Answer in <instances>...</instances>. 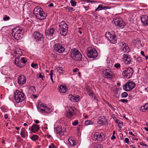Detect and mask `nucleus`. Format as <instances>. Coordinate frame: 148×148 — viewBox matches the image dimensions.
Returning <instances> with one entry per match:
<instances>
[{"label":"nucleus","mask_w":148,"mask_h":148,"mask_svg":"<svg viewBox=\"0 0 148 148\" xmlns=\"http://www.w3.org/2000/svg\"><path fill=\"white\" fill-rule=\"evenodd\" d=\"M33 12L37 18L41 20L45 19L47 16V14L39 6L34 8Z\"/></svg>","instance_id":"nucleus-1"},{"label":"nucleus","mask_w":148,"mask_h":148,"mask_svg":"<svg viewBox=\"0 0 148 148\" xmlns=\"http://www.w3.org/2000/svg\"><path fill=\"white\" fill-rule=\"evenodd\" d=\"M26 97L24 94L21 91L16 90L14 93V99L16 103L22 102L25 100Z\"/></svg>","instance_id":"nucleus-2"},{"label":"nucleus","mask_w":148,"mask_h":148,"mask_svg":"<svg viewBox=\"0 0 148 148\" xmlns=\"http://www.w3.org/2000/svg\"><path fill=\"white\" fill-rule=\"evenodd\" d=\"M59 27L60 34L63 36H66L68 31L67 25L65 22L62 21L59 23Z\"/></svg>","instance_id":"nucleus-3"},{"label":"nucleus","mask_w":148,"mask_h":148,"mask_svg":"<svg viewBox=\"0 0 148 148\" xmlns=\"http://www.w3.org/2000/svg\"><path fill=\"white\" fill-rule=\"evenodd\" d=\"M23 30V29L17 28L13 29L12 31V34L16 40L21 39L23 36L22 33H21Z\"/></svg>","instance_id":"nucleus-4"},{"label":"nucleus","mask_w":148,"mask_h":148,"mask_svg":"<svg viewBox=\"0 0 148 148\" xmlns=\"http://www.w3.org/2000/svg\"><path fill=\"white\" fill-rule=\"evenodd\" d=\"M113 21L115 25L118 28L122 29L124 27L125 23L121 17L119 16L115 17L114 18Z\"/></svg>","instance_id":"nucleus-5"},{"label":"nucleus","mask_w":148,"mask_h":148,"mask_svg":"<svg viewBox=\"0 0 148 148\" xmlns=\"http://www.w3.org/2000/svg\"><path fill=\"white\" fill-rule=\"evenodd\" d=\"M105 36L110 43L115 44L116 43V36L114 34H111L110 32H106Z\"/></svg>","instance_id":"nucleus-6"},{"label":"nucleus","mask_w":148,"mask_h":148,"mask_svg":"<svg viewBox=\"0 0 148 148\" xmlns=\"http://www.w3.org/2000/svg\"><path fill=\"white\" fill-rule=\"evenodd\" d=\"M37 109L39 110H41L42 112L48 113L51 112V110L46 106H45L43 104L40 103H38L37 106Z\"/></svg>","instance_id":"nucleus-7"},{"label":"nucleus","mask_w":148,"mask_h":148,"mask_svg":"<svg viewBox=\"0 0 148 148\" xmlns=\"http://www.w3.org/2000/svg\"><path fill=\"white\" fill-rule=\"evenodd\" d=\"M37 109L39 110H41L42 112L48 113L51 112V110L46 106H45L43 104L40 103H38L37 106Z\"/></svg>","instance_id":"nucleus-8"},{"label":"nucleus","mask_w":148,"mask_h":148,"mask_svg":"<svg viewBox=\"0 0 148 148\" xmlns=\"http://www.w3.org/2000/svg\"><path fill=\"white\" fill-rule=\"evenodd\" d=\"M133 73V69L130 67L126 69L123 71L122 74L123 76L127 79L131 77Z\"/></svg>","instance_id":"nucleus-9"},{"label":"nucleus","mask_w":148,"mask_h":148,"mask_svg":"<svg viewBox=\"0 0 148 148\" xmlns=\"http://www.w3.org/2000/svg\"><path fill=\"white\" fill-rule=\"evenodd\" d=\"M105 137V134L103 132H96L93 135V139L95 140L101 141Z\"/></svg>","instance_id":"nucleus-10"},{"label":"nucleus","mask_w":148,"mask_h":148,"mask_svg":"<svg viewBox=\"0 0 148 148\" xmlns=\"http://www.w3.org/2000/svg\"><path fill=\"white\" fill-rule=\"evenodd\" d=\"M135 84L133 82H127L123 86V88L126 91H129L134 88Z\"/></svg>","instance_id":"nucleus-11"},{"label":"nucleus","mask_w":148,"mask_h":148,"mask_svg":"<svg viewBox=\"0 0 148 148\" xmlns=\"http://www.w3.org/2000/svg\"><path fill=\"white\" fill-rule=\"evenodd\" d=\"M34 36L36 41L39 43H42L43 41L44 36L41 33L38 32H34Z\"/></svg>","instance_id":"nucleus-12"},{"label":"nucleus","mask_w":148,"mask_h":148,"mask_svg":"<svg viewBox=\"0 0 148 148\" xmlns=\"http://www.w3.org/2000/svg\"><path fill=\"white\" fill-rule=\"evenodd\" d=\"M87 54L88 57L90 58H94L98 56V53L95 49H90L87 50Z\"/></svg>","instance_id":"nucleus-13"},{"label":"nucleus","mask_w":148,"mask_h":148,"mask_svg":"<svg viewBox=\"0 0 148 148\" xmlns=\"http://www.w3.org/2000/svg\"><path fill=\"white\" fill-rule=\"evenodd\" d=\"M54 49L56 51L59 53H62L65 50L62 44L60 43H57L54 45L53 46Z\"/></svg>","instance_id":"nucleus-14"},{"label":"nucleus","mask_w":148,"mask_h":148,"mask_svg":"<svg viewBox=\"0 0 148 148\" xmlns=\"http://www.w3.org/2000/svg\"><path fill=\"white\" fill-rule=\"evenodd\" d=\"M66 111V115L69 118H71L73 115L76 113V112L75 111V108L73 107H68V110Z\"/></svg>","instance_id":"nucleus-15"},{"label":"nucleus","mask_w":148,"mask_h":148,"mask_svg":"<svg viewBox=\"0 0 148 148\" xmlns=\"http://www.w3.org/2000/svg\"><path fill=\"white\" fill-rule=\"evenodd\" d=\"M103 76L106 78L111 79L112 77V73L109 69H106L102 71Z\"/></svg>","instance_id":"nucleus-16"},{"label":"nucleus","mask_w":148,"mask_h":148,"mask_svg":"<svg viewBox=\"0 0 148 148\" xmlns=\"http://www.w3.org/2000/svg\"><path fill=\"white\" fill-rule=\"evenodd\" d=\"M26 81V78L23 75H20L18 79V82L20 86H22Z\"/></svg>","instance_id":"nucleus-17"},{"label":"nucleus","mask_w":148,"mask_h":148,"mask_svg":"<svg viewBox=\"0 0 148 148\" xmlns=\"http://www.w3.org/2000/svg\"><path fill=\"white\" fill-rule=\"evenodd\" d=\"M106 119L103 116L99 117L98 118L97 123L100 125H103L107 124Z\"/></svg>","instance_id":"nucleus-18"},{"label":"nucleus","mask_w":148,"mask_h":148,"mask_svg":"<svg viewBox=\"0 0 148 148\" xmlns=\"http://www.w3.org/2000/svg\"><path fill=\"white\" fill-rule=\"evenodd\" d=\"M123 60L127 64H129L132 61L130 55L125 54L123 55Z\"/></svg>","instance_id":"nucleus-19"},{"label":"nucleus","mask_w":148,"mask_h":148,"mask_svg":"<svg viewBox=\"0 0 148 148\" xmlns=\"http://www.w3.org/2000/svg\"><path fill=\"white\" fill-rule=\"evenodd\" d=\"M56 133L61 136H63L66 132V129L64 128L62 129L61 126H59L56 127Z\"/></svg>","instance_id":"nucleus-20"},{"label":"nucleus","mask_w":148,"mask_h":148,"mask_svg":"<svg viewBox=\"0 0 148 148\" xmlns=\"http://www.w3.org/2000/svg\"><path fill=\"white\" fill-rule=\"evenodd\" d=\"M45 34L47 36H53L55 34V29L53 28H51L45 31Z\"/></svg>","instance_id":"nucleus-21"},{"label":"nucleus","mask_w":148,"mask_h":148,"mask_svg":"<svg viewBox=\"0 0 148 148\" xmlns=\"http://www.w3.org/2000/svg\"><path fill=\"white\" fill-rule=\"evenodd\" d=\"M141 20L143 25H148V16H147L143 15L141 18Z\"/></svg>","instance_id":"nucleus-22"},{"label":"nucleus","mask_w":148,"mask_h":148,"mask_svg":"<svg viewBox=\"0 0 148 148\" xmlns=\"http://www.w3.org/2000/svg\"><path fill=\"white\" fill-rule=\"evenodd\" d=\"M122 44L123 45L122 47V51L125 52H129L130 49L127 44L125 43H122Z\"/></svg>","instance_id":"nucleus-23"},{"label":"nucleus","mask_w":148,"mask_h":148,"mask_svg":"<svg viewBox=\"0 0 148 148\" xmlns=\"http://www.w3.org/2000/svg\"><path fill=\"white\" fill-rule=\"evenodd\" d=\"M75 139L72 137H70L68 139V144L71 147L74 146L76 145V142Z\"/></svg>","instance_id":"nucleus-24"},{"label":"nucleus","mask_w":148,"mask_h":148,"mask_svg":"<svg viewBox=\"0 0 148 148\" xmlns=\"http://www.w3.org/2000/svg\"><path fill=\"white\" fill-rule=\"evenodd\" d=\"M59 90L61 92L64 93L67 92L68 89L65 85H61L59 87Z\"/></svg>","instance_id":"nucleus-25"},{"label":"nucleus","mask_w":148,"mask_h":148,"mask_svg":"<svg viewBox=\"0 0 148 148\" xmlns=\"http://www.w3.org/2000/svg\"><path fill=\"white\" fill-rule=\"evenodd\" d=\"M70 100L73 101L77 102L79 99V95H71L70 96Z\"/></svg>","instance_id":"nucleus-26"},{"label":"nucleus","mask_w":148,"mask_h":148,"mask_svg":"<svg viewBox=\"0 0 148 148\" xmlns=\"http://www.w3.org/2000/svg\"><path fill=\"white\" fill-rule=\"evenodd\" d=\"M79 53L80 52L77 49L75 48L72 49L71 52V56L72 58H73Z\"/></svg>","instance_id":"nucleus-27"},{"label":"nucleus","mask_w":148,"mask_h":148,"mask_svg":"<svg viewBox=\"0 0 148 148\" xmlns=\"http://www.w3.org/2000/svg\"><path fill=\"white\" fill-rule=\"evenodd\" d=\"M40 129L39 126L37 124H34L32 127L31 130L32 131L35 132L38 131Z\"/></svg>","instance_id":"nucleus-28"},{"label":"nucleus","mask_w":148,"mask_h":148,"mask_svg":"<svg viewBox=\"0 0 148 148\" xmlns=\"http://www.w3.org/2000/svg\"><path fill=\"white\" fill-rule=\"evenodd\" d=\"M140 110L143 112H145L146 110L148 112V103H146L144 106H141L140 108Z\"/></svg>","instance_id":"nucleus-29"},{"label":"nucleus","mask_w":148,"mask_h":148,"mask_svg":"<svg viewBox=\"0 0 148 148\" xmlns=\"http://www.w3.org/2000/svg\"><path fill=\"white\" fill-rule=\"evenodd\" d=\"M27 133V132L26 130L23 127H22L21 130L20 135L23 138L25 137L26 133Z\"/></svg>","instance_id":"nucleus-30"},{"label":"nucleus","mask_w":148,"mask_h":148,"mask_svg":"<svg viewBox=\"0 0 148 148\" xmlns=\"http://www.w3.org/2000/svg\"><path fill=\"white\" fill-rule=\"evenodd\" d=\"M72 58L76 60H80L82 59V56L80 53H79Z\"/></svg>","instance_id":"nucleus-31"},{"label":"nucleus","mask_w":148,"mask_h":148,"mask_svg":"<svg viewBox=\"0 0 148 148\" xmlns=\"http://www.w3.org/2000/svg\"><path fill=\"white\" fill-rule=\"evenodd\" d=\"M64 8L65 9L67 12H69L71 13L75 10V9H74L72 7L65 6L64 7Z\"/></svg>","instance_id":"nucleus-32"},{"label":"nucleus","mask_w":148,"mask_h":148,"mask_svg":"<svg viewBox=\"0 0 148 148\" xmlns=\"http://www.w3.org/2000/svg\"><path fill=\"white\" fill-rule=\"evenodd\" d=\"M132 42L134 45H137L138 46H139V45H141V41L140 40L138 39H136V40H133Z\"/></svg>","instance_id":"nucleus-33"},{"label":"nucleus","mask_w":148,"mask_h":148,"mask_svg":"<svg viewBox=\"0 0 148 148\" xmlns=\"http://www.w3.org/2000/svg\"><path fill=\"white\" fill-rule=\"evenodd\" d=\"M103 6L102 4L99 5H98L97 8L95 10V12H96L97 11H100L103 10Z\"/></svg>","instance_id":"nucleus-34"},{"label":"nucleus","mask_w":148,"mask_h":148,"mask_svg":"<svg viewBox=\"0 0 148 148\" xmlns=\"http://www.w3.org/2000/svg\"><path fill=\"white\" fill-rule=\"evenodd\" d=\"M85 123L86 126L89 125H92L93 124V122L91 121L87 120L85 121Z\"/></svg>","instance_id":"nucleus-35"},{"label":"nucleus","mask_w":148,"mask_h":148,"mask_svg":"<svg viewBox=\"0 0 148 148\" xmlns=\"http://www.w3.org/2000/svg\"><path fill=\"white\" fill-rule=\"evenodd\" d=\"M21 62L20 57L19 56L17 57L15 59V63L16 64H18V63Z\"/></svg>","instance_id":"nucleus-36"},{"label":"nucleus","mask_w":148,"mask_h":148,"mask_svg":"<svg viewBox=\"0 0 148 148\" xmlns=\"http://www.w3.org/2000/svg\"><path fill=\"white\" fill-rule=\"evenodd\" d=\"M38 136L36 135H34L31 138V139L33 141H35L38 139Z\"/></svg>","instance_id":"nucleus-37"},{"label":"nucleus","mask_w":148,"mask_h":148,"mask_svg":"<svg viewBox=\"0 0 148 148\" xmlns=\"http://www.w3.org/2000/svg\"><path fill=\"white\" fill-rule=\"evenodd\" d=\"M70 3H71V6H75L76 5V3L75 2V1L74 0H71Z\"/></svg>","instance_id":"nucleus-38"},{"label":"nucleus","mask_w":148,"mask_h":148,"mask_svg":"<svg viewBox=\"0 0 148 148\" xmlns=\"http://www.w3.org/2000/svg\"><path fill=\"white\" fill-rule=\"evenodd\" d=\"M127 96L128 94L126 92H124L121 95V96L122 97H126Z\"/></svg>","instance_id":"nucleus-39"},{"label":"nucleus","mask_w":148,"mask_h":148,"mask_svg":"<svg viewBox=\"0 0 148 148\" xmlns=\"http://www.w3.org/2000/svg\"><path fill=\"white\" fill-rule=\"evenodd\" d=\"M117 124L119 127L120 128H121L122 126H123V122L120 121H119V122H118Z\"/></svg>","instance_id":"nucleus-40"},{"label":"nucleus","mask_w":148,"mask_h":148,"mask_svg":"<svg viewBox=\"0 0 148 148\" xmlns=\"http://www.w3.org/2000/svg\"><path fill=\"white\" fill-rule=\"evenodd\" d=\"M114 66L116 69H119L121 67V65L119 63H117L114 65Z\"/></svg>","instance_id":"nucleus-41"},{"label":"nucleus","mask_w":148,"mask_h":148,"mask_svg":"<svg viewBox=\"0 0 148 148\" xmlns=\"http://www.w3.org/2000/svg\"><path fill=\"white\" fill-rule=\"evenodd\" d=\"M86 90L89 95L91 93H93V91L89 88H86Z\"/></svg>","instance_id":"nucleus-42"},{"label":"nucleus","mask_w":148,"mask_h":148,"mask_svg":"<svg viewBox=\"0 0 148 148\" xmlns=\"http://www.w3.org/2000/svg\"><path fill=\"white\" fill-rule=\"evenodd\" d=\"M21 60V62H22H22L24 64H25L27 62V60L25 59V58L24 57L22 58Z\"/></svg>","instance_id":"nucleus-43"},{"label":"nucleus","mask_w":148,"mask_h":148,"mask_svg":"<svg viewBox=\"0 0 148 148\" xmlns=\"http://www.w3.org/2000/svg\"><path fill=\"white\" fill-rule=\"evenodd\" d=\"M10 17L9 16H8L7 15H5V17L3 18V20L4 21H7L9 20Z\"/></svg>","instance_id":"nucleus-44"},{"label":"nucleus","mask_w":148,"mask_h":148,"mask_svg":"<svg viewBox=\"0 0 148 148\" xmlns=\"http://www.w3.org/2000/svg\"><path fill=\"white\" fill-rule=\"evenodd\" d=\"M21 63L22 62H20L18 63V64H17L16 65L18 66L20 68H22L24 66V65L22 64Z\"/></svg>","instance_id":"nucleus-45"},{"label":"nucleus","mask_w":148,"mask_h":148,"mask_svg":"<svg viewBox=\"0 0 148 148\" xmlns=\"http://www.w3.org/2000/svg\"><path fill=\"white\" fill-rule=\"evenodd\" d=\"M49 148H56V146L53 143H52L49 146Z\"/></svg>","instance_id":"nucleus-46"},{"label":"nucleus","mask_w":148,"mask_h":148,"mask_svg":"<svg viewBox=\"0 0 148 148\" xmlns=\"http://www.w3.org/2000/svg\"><path fill=\"white\" fill-rule=\"evenodd\" d=\"M97 148H103V146L101 144H99L96 145Z\"/></svg>","instance_id":"nucleus-47"},{"label":"nucleus","mask_w":148,"mask_h":148,"mask_svg":"<svg viewBox=\"0 0 148 148\" xmlns=\"http://www.w3.org/2000/svg\"><path fill=\"white\" fill-rule=\"evenodd\" d=\"M120 101L123 102L127 103L128 102V100L127 99H121L120 100Z\"/></svg>","instance_id":"nucleus-48"},{"label":"nucleus","mask_w":148,"mask_h":148,"mask_svg":"<svg viewBox=\"0 0 148 148\" xmlns=\"http://www.w3.org/2000/svg\"><path fill=\"white\" fill-rule=\"evenodd\" d=\"M78 123V121L77 120H76L74 122L72 123V125L73 126L76 125Z\"/></svg>","instance_id":"nucleus-49"},{"label":"nucleus","mask_w":148,"mask_h":148,"mask_svg":"<svg viewBox=\"0 0 148 148\" xmlns=\"http://www.w3.org/2000/svg\"><path fill=\"white\" fill-rule=\"evenodd\" d=\"M124 141L125 143H127L128 144L130 142L129 139L127 138H125L124 140Z\"/></svg>","instance_id":"nucleus-50"},{"label":"nucleus","mask_w":148,"mask_h":148,"mask_svg":"<svg viewBox=\"0 0 148 148\" xmlns=\"http://www.w3.org/2000/svg\"><path fill=\"white\" fill-rule=\"evenodd\" d=\"M83 8L85 9V10L87 11L89 9V7L88 6H86L84 5H83Z\"/></svg>","instance_id":"nucleus-51"},{"label":"nucleus","mask_w":148,"mask_h":148,"mask_svg":"<svg viewBox=\"0 0 148 148\" xmlns=\"http://www.w3.org/2000/svg\"><path fill=\"white\" fill-rule=\"evenodd\" d=\"M137 61L139 62H141L142 61V58L141 57H138L136 59Z\"/></svg>","instance_id":"nucleus-52"},{"label":"nucleus","mask_w":148,"mask_h":148,"mask_svg":"<svg viewBox=\"0 0 148 148\" xmlns=\"http://www.w3.org/2000/svg\"><path fill=\"white\" fill-rule=\"evenodd\" d=\"M62 67H58L57 68V70L59 72H61L62 71Z\"/></svg>","instance_id":"nucleus-53"},{"label":"nucleus","mask_w":148,"mask_h":148,"mask_svg":"<svg viewBox=\"0 0 148 148\" xmlns=\"http://www.w3.org/2000/svg\"><path fill=\"white\" fill-rule=\"evenodd\" d=\"M37 66H38V64H34L33 63H32L31 65V67L33 68H35V67Z\"/></svg>","instance_id":"nucleus-54"},{"label":"nucleus","mask_w":148,"mask_h":148,"mask_svg":"<svg viewBox=\"0 0 148 148\" xmlns=\"http://www.w3.org/2000/svg\"><path fill=\"white\" fill-rule=\"evenodd\" d=\"M110 7H109L108 6H105L103 7V8H102L103 10H106V9H110Z\"/></svg>","instance_id":"nucleus-55"},{"label":"nucleus","mask_w":148,"mask_h":148,"mask_svg":"<svg viewBox=\"0 0 148 148\" xmlns=\"http://www.w3.org/2000/svg\"><path fill=\"white\" fill-rule=\"evenodd\" d=\"M116 95H115V96L116 97H119V96L120 94L118 93V91L117 90H116Z\"/></svg>","instance_id":"nucleus-56"},{"label":"nucleus","mask_w":148,"mask_h":148,"mask_svg":"<svg viewBox=\"0 0 148 148\" xmlns=\"http://www.w3.org/2000/svg\"><path fill=\"white\" fill-rule=\"evenodd\" d=\"M140 145H142V146H145V147H147V145L145 144L144 143H143V142L140 143Z\"/></svg>","instance_id":"nucleus-57"},{"label":"nucleus","mask_w":148,"mask_h":148,"mask_svg":"<svg viewBox=\"0 0 148 148\" xmlns=\"http://www.w3.org/2000/svg\"><path fill=\"white\" fill-rule=\"evenodd\" d=\"M89 95L90 97L91 98H93L94 96V92H93V93H91Z\"/></svg>","instance_id":"nucleus-58"},{"label":"nucleus","mask_w":148,"mask_h":148,"mask_svg":"<svg viewBox=\"0 0 148 148\" xmlns=\"http://www.w3.org/2000/svg\"><path fill=\"white\" fill-rule=\"evenodd\" d=\"M53 70H51L50 71V77H53Z\"/></svg>","instance_id":"nucleus-59"},{"label":"nucleus","mask_w":148,"mask_h":148,"mask_svg":"<svg viewBox=\"0 0 148 148\" xmlns=\"http://www.w3.org/2000/svg\"><path fill=\"white\" fill-rule=\"evenodd\" d=\"M115 138H116V137H115V135H112V136L111 137V139L112 140H113L115 139Z\"/></svg>","instance_id":"nucleus-60"},{"label":"nucleus","mask_w":148,"mask_h":148,"mask_svg":"<svg viewBox=\"0 0 148 148\" xmlns=\"http://www.w3.org/2000/svg\"><path fill=\"white\" fill-rule=\"evenodd\" d=\"M77 70H78V69L77 68H76L75 69H74L73 70V73H75L76 72Z\"/></svg>","instance_id":"nucleus-61"},{"label":"nucleus","mask_w":148,"mask_h":148,"mask_svg":"<svg viewBox=\"0 0 148 148\" xmlns=\"http://www.w3.org/2000/svg\"><path fill=\"white\" fill-rule=\"evenodd\" d=\"M54 5L53 3H51L50 4H49L48 5V6L49 7H53V6Z\"/></svg>","instance_id":"nucleus-62"},{"label":"nucleus","mask_w":148,"mask_h":148,"mask_svg":"<svg viewBox=\"0 0 148 148\" xmlns=\"http://www.w3.org/2000/svg\"><path fill=\"white\" fill-rule=\"evenodd\" d=\"M141 54L143 56H145V55L144 52L143 51H141L140 52Z\"/></svg>","instance_id":"nucleus-63"},{"label":"nucleus","mask_w":148,"mask_h":148,"mask_svg":"<svg viewBox=\"0 0 148 148\" xmlns=\"http://www.w3.org/2000/svg\"><path fill=\"white\" fill-rule=\"evenodd\" d=\"M32 96H33V97L34 98H36L38 97V96L37 95L34 94H33L32 95Z\"/></svg>","instance_id":"nucleus-64"}]
</instances>
